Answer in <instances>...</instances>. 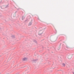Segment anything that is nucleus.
I'll list each match as a JSON object with an SVG mask.
<instances>
[{
    "label": "nucleus",
    "mask_w": 74,
    "mask_h": 74,
    "mask_svg": "<svg viewBox=\"0 0 74 74\" xmlns=\"http://www.w3.org/2000/svg\"><path fill=\"white\" fill-rule=\"evenodd\" d=\"M42 33H43V32L42 33Z\"/></svg>",
    "instance_id": "obj_16"
},
{
    "label": "nucleus",
    "mask_w": 74,
    "mask_h": 74,
    "mask_svg": "<svg viewBox=\"0 0 74 74\" xmlns=\"http://www.w3.org/2000/svg\"><path fill=\"white\" fill-rule=\"evenodd\" d=\"M11 37H13V38L15 37V36L14 35H12L11 36Z\"/></svg>",
    "instance_id": "obj_6"
},
{
    "label": "nucleus",
    "mask_w": 74,
    "mask_h": 74,
    "mask_svg": "<svg viewBox=\"0 0 74 74\" xmlns=\"http://www.w3.org/2000/svg\"><path fill=\"white\" fill-rule=\"evenodd\" d=\"M37 60H38L37 59H36L35 60H33V61L34 62H36V61H37Z\"/></svg>",
    "instance_id": "obj_2"
},
{
    "label": "nucleus",
    "mask_w": 74,
    "mask_h": 74,
    "mask_svg": "<svg viewBox=\"0 0 74 74\" xmlns=\"http://www.w3.org/2000/svg\"><path fill=\"white\" fill-rule=\"evenodd\" d=\"M27 20H26V21H27Z\"/></svg>",
    "instance_id": "obj_15"
},
{
    "label": "nucleus",
    "mask_w": 74,
    "mask_h": 74,
    "mask_svg": "<svg viewBox=\"0 0 74 74\" xmlns=\"http://www.w3.org/2000/svg\"><path fill=\"white\" fill-rule=\"evenodd\" d=\"M22 20H23V19L25 18V17L23 16H22Z\"/></svg>",
    "instance_id": "obj_7"
},
{
    "label": "nucleus",
    "mask_w": 74,
    "mask_h": 74,
    "mask_svg": "<svg viewBox=\"0 0 74 74\" xmlns=\"http://www.w3.org/2000/svg\"><path fill=\"white\" fill-rule=\"evenodd\" d=\"M32 22H30L28 26H30V25H32Z\"/></svg>",
    "instance_id": "obj_3"
},
{
    "label": "nucleus",
    "mask_w": 74,
    "mask_h": 74,
    "mask_svg": "<svg viewBox=\"0 0 74 74\" xmlns=\"http://www.w3.org/2000/svg\"><path fill=\"white\" fill-rule=\"evenodd\" d=\"M27 60V58H24L23 59V61H26V60Z\"/></svg>",
    "instance_id": "obj_1"
},
{
    "label": "nucleus",
    "mask_w": 74,
    "mask_h": 74,
    "mask_svg": "<svg viewBox=\"0 0 74 74\" xmlns=\"http://www.w3.org/2000/svg\"><path fill=\"white\" fill-rule=\"evenodd\" d=\"M73 74H74V72H73Z\"/></svg>",
    "instance_id": "obj_13"
},
{
    "label": "nucleus",
    "mask_w": 74,
    "mask_h": 74,
    "mask_svg": "<svg viewBox=\"0 0 74 74\" xmlns=\"http://www.w3.org/2000/svg\"><path fill=\"white\" fill-rule=\"evenodd\" d=\"M62 64H63V66H64V67L65 66V64L63 63Z\"/></svg>",
    "instance_id": "obj_8"
},
{
    "label": "nucleus",
    "mask_w": 74,
    "mask_h": 74,
    "mask_svg": "<svg viewBox=\"0 0 74 74\" xmlns=\"http://www.w3.org/2000/svg\"><path fill=\"white\" fill-rule=\"evenodd\" d=\"M60 47L58 48V50H59V49H60Z\"/></svg>",
    "instance_id": "obj_11"
},
{
    "label": "nucleus",
    "mask_w": 74,
    "mask_h": 74,
    "mask_svg": "<svg viewBox=\"0 0 74 74\" xmlns=\"http://www.w3.org/2000/svg\"><path fill=\"white\" fill-rule=\"evenodd\" d=\"M8 5H5V8H7V7H8Z\"/></svg>",
    "instance_id": "obj_4"
},
{
    "label": "nucleus",
    "mask_w": 74,
    "mask_h": 74,
    "mask_svg": "<svg viewBox=\"0 0 74 74\" xmlns=\"http://www.w3.org/2000/svg\"><path fill=\"white\" fill-rule=\"evenodd\" d=\"M42 33H41L40 34H39V36H41V35H42Z\"/></svg>",
    "instance_id": "obj_9"
},
{
    "label": "nucleus",
    "mask_w": 74,
    "mask_h": 74,
    "mask_svg": "<svg viewBox=\"0 0 74 74\" xmlns=\"http://www.w3.org/2000/svg\"><path fill=\"white\" fill-rule=\"evenodd\" d=\"M25 67H26V68H27V69H29V67L27 66H25Z\"/></svg>",
    "instance_id": "obj_10"
},
{
    "label": "nucleus",
    "mask_w": 74,
    "mask_h": 74,
    "mask_svg": "<svg viewBox=\"0 0 74 74\" xmlns=\"http://www.w3.org/2000/svg\"><path fill=\"white\" fill-rule=\"evenodd\" d=\"M15 12V13H16V12Z\"/></svg>",
    "instance_id": "obj_14"
},
{
    "label": "nucleus",
    "mask_w": 74,
    "mask_h": 74,
    "mask_svg": "<svg viewBox=\"0 0 74 74\" xmlns=\"http://www.w3.org/2000/svg\"><path fill=\"white\" fill-rule=\"evenodd\" d=\"M1 1L0 2V4H1Z\"/></svg>",
    "instance_id": "obj_12"
},
{
    "label": "nucleus",
    "mask_w": 74,
    "mask_h": 74,
    "mask_svg": "<svg viewBox=\"0 0 74 74\" xmlns=\"http://www.w3.org/2000/svg\"><path fill=\"white\" fill-rule=\"evenodd\" d=\"M34 42H35V43H37V41H36V40H34Z\"/></svg>",
    "instance_id": "obj_5"
}]
</instances>
